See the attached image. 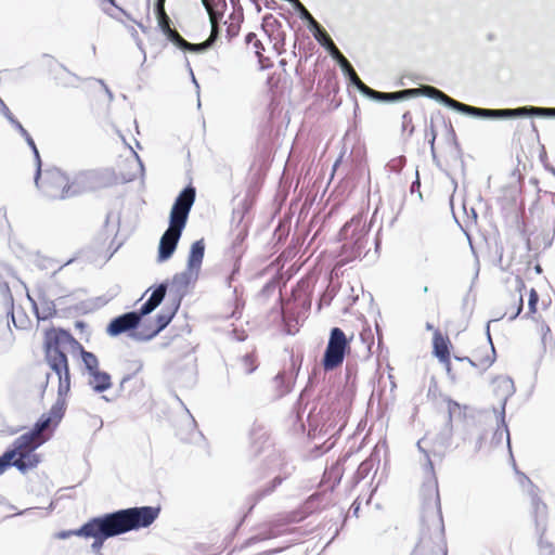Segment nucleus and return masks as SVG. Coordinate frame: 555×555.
Instances as JSON below:
<instances>
[{
	"mask_svg": "<svg viewBox=\"0 0 555 555\" xmlns=\"http://www.w3.org/2000/svg\"><path fill=\"white\" fill-rule=\"evenodd\" d=\"M167 288H168V283L167 282H163L160 284H158L152 292L151 295H153V297L155 299H157L160 304L163 302L165 296H166V293H167Z\"/></svg>",
	"mask_w": 555,
	"mask_h": 555,
	"instance_id": "42",
	"label": "nucleus"
},
{
	"mask_svg": "<svg viewBox=\"0 0 555 555\" xmlns=\"http://www.w3.org/2000/svg\"><path fill=\"white\" fill-rule=\"evenodd\" d=\"M165 2H166V0H155L154 1V14L155 15H162V14L166 13Z\"/></svg>",
	"mask_w": 555,
	"mask_h": 555,
	"instance_id": "51",
	"label": "nucleus"
},
{
	"mask_svg": "<svg viewBox=\"0 0 555 555\" xmlns=\"http://www.w3.org/2000/svg\"><path fill=\"white\" fill-rule=\"evenodd\" d=\"M42 442L43 440L39 439V436L30 429L16 438L9 450L14 451L15 455L22 450H31L34 452Z\"/></svg>",
	"mask_w": 555,
	"mask_h": 555,
	"instance_id": "18",
	"label": "nucleus"
},
{
	"mask_svg": "<svg viewBox=\"0 0 555 555\" xmlns=\"http://www.w3.org/2000/svg\"><path fill=\"white\" fill-rule=\"evenodd\" d=\"M177 383L183 387H192L196 383V369L193 362L186 364L184 371L177 376Z\"/></svg>",
	"mask_w": 555,
	"mask_h": 555,
	"instance_id": "29",
	"label": "nucleus"
},
{
	"mask_svg": "<svg viewBox=\"0 0 555 555\" xmlns=\"http://www.w3.org/2000/svg\"><path fill=\"white\" fill-rule=\"evenodd\" d=\"M373 467V463L372 461H363L359 467H358V470H357V475L360 479H363L367 476V474L370 473V470L372 469Z\"/></svg>",
	"mask_w": 555,
	"mask_h": 555,
	"instance_id": "46",
	"label": "nucleus"
},
{
	"mask_svg": "<svg viewBox=\"0 0 555 555\" xmlns=\"http://www.w3.org/2000/svg\"><path fill=\"white\" fill-rule=\"evenodd\" d=\"M65 412V404L60 399L51 406L50 411L48 413H44L40 416V418L35 423L34 427L31 428L34 433H36L38 436L41 435V433L47 429L49 426L53 425L56 426L62 417L64 416Z\"/></svg>",
	"mask_w": 555,
	"mask_h": 555,
	"instance_id": "15",
	"label": "nucleus"
},
{
	"mask_svg": "<svg viewBox=\"0 0 555 555\" xmlns=\"http://www.w3.org/2000/svg\"><path fill=\"white\" fill-rule=\"evenodd\" d=\"M39 299V314H35L36 318L40 321H46L53 318L56 314L55 302L49 299L43 293H41L38 297Z\"/></svg>",
	"mask_w": 555,
	"mask_h": 555,
	"instance_id": "25",
	"label": "nucleus"
},
{
	"mask_svg": "<svg viewBox=\"0 0 555 555\" xmlns=\"http://www.w3.org/2000/svg\"><path fill=\"white\" fill-rule=\"evenodd\" d=\"M338 66L340 67L346 78L356 72L351 63L347 59H341V62Z\"/></svg>",
	"mask_w": 555,
	"mask_h": 555,
	"instance_id": "50",
	"label": "nucleus"
},
{
	"mask_svg": "<svg viewBox=\"0 0 555 555\" xmlns=\"http://www.w3.org/2000/svg\"><path fill=\"white\" fill-rule=\"evenodd\" d=\"M22 137L25 139L27 145L30 147V150L34 154L35 164H36V172H35V177H34V182H35V185L38 186L39 180L41 178V166H42L41 157H40L39 151L37 149V145L34 141V139L31 138V135L28 133V131H26V134H22Z\"/></svg>",
	"mask_w": 555,
	"mask_h": 555,
	"instance_id": "26",
	"label": "nucleus"
},
{
	"mask_svg": "<svg viewBox=\"0 0 555 555\" xmlns=\"http://www.w3.org/2000/svg\"><path fill=\"white\" fill-rule=\"evenodd\" d=\"M415 189H420L418 171H416V180L411 185V192L413 193Z\"/></svg>",
	"mask_w": 555,
	"mask_h": 555,
	"instance_id": "59",
	"label": "nucleus"
},
{
	"mask_svg": "<svg viewBox=\"0 0 555 555\" xmlns=\"http://www.w3.org/2000/svg\"><path fill=\"white\" fill-rule=\"evenodd\" d=\"M207 11V14L209 16L210 24H214V22H221L224 12L227 10V1L220 0L214 3L211 7L205 9Z\"/></svg>",
	"mask_w": 555,
	"mask_h": 555,
	"instance_id": "32",
	"label": "nucleus"
},
{
	"mask_svg": "<svg viewBox=\"0 0 555 555\" xmlns=\"http://www.w3.org/2000/svg\"><path fill=\"white\" fill-rule=\"evenodd\" d=\"M274 383L276 385V388H279V396H284L287 392L291 391V387L288 384H285V375L284 373H279L274 377Z\"/></svg>",
	"mask_w": 555,
	"mask_h": 555,
	"instance_id": "39",
	"label": "nucleus"
},
{
	"mask_svg": "<svg viewBox=\"0 0 555 555\" xmlns=\"http://www.w3.org/2000/svg\"><path fill=\"white\" fill-rule=\"evenodd\" d=\"M487 337H488V341L491 346V351H492V354L491 356H487L486 358H483L481 360V364L483 365V370H487L488 367H490L493 362L495 361V350H494V346L492 344V339H491V335H490V321L488 322L487 324Z\"/></svg>",
	"mask_w": 555,
	"mask_h": 555,
	"instance_id": "35",
	"label": "nucleus"
},
{
	"mask_svg": "<svg viewBox=\"0 0 555 555\" xmlns=\"http://www.w3.org/2000/svg\"><path fill=\"white\" fill-rule=\"evenodd\" d=\"M538 302H539V294L534 288H531L530 293H529V299H528V313L526 315L533 314L537 312Z\"/></svg>",
	"mask_w": 555,
	"mask_h": 555,
	"instance_id": "40",
	"label": "nucleus"
},
{
	"mask_svg": "<svg viewBox=\"0 0 555 555\" xmlns=\"http://www.w3.org/2000/svg\"><path fill=\"white\" fill-rule=\"evenodd\" d=\"M422 442H423V439H421V440H418V441H417V448H418V450H420L422 453H424V455H425V460H426V463H425V469H426L428 473L434 474V464H433V462H431V460H430V457H429L428 452H427L425 449H423Z\"/></svg>",
	"mask_w": 555,
	"mask_h": 555,
	"instance_id": "47",
	"label": "nucleus"
},
{
	"mask_svg": "<svg viewBox=\"0 0 555 555\" xmlns=\"http://www.w3.org/2000/svg\"><path fill=\"white\" fill-rule=\"evenodd\" d=\"M40 462L39 455L31 450H22L11 460V466L17 468L21 473H26L35 468Z\"/></svg>",
	"mask_w": 555,
	"mask_h": 555,
	"instance_id": "19",
	"label": "nucleus"
},
{
	"mask_svg": "<svg viewBox=\"0 0 555 555\" xmlns=\"http://www.w3.org/2000/svg\"><path fill=\"white\" fill-rule=\"evenodd\" d=\"M27 299L30 301L34 313L39 314V302H37L30 295L27 293Z\"/></svg>",
	"mask_w": 555,
	"mask_h": 555,
	"instance_id": "55",
	"label": "nucleus"
},
{
	"mask_svg": "<svg viewBox=\"0 0 555 555\" xmlns=\"http://www.w3.org/2000/svg\"><path fill=\"white\" fill-rule=\"evenodd\" d=\"M205 255V243L204 240H197L195 241L190 248L189 257H188V264L190 270H194L196 272L199 271L203 259Z\"/></svg>",
	"mask_w": 555,
	"mask_h": 555,
	"instance_id": "23",
	"label": "nucleus"
},
{
	"mask_svg": "<svg viewBox=\"0 0 555 555\" xmlns=\"http://www.w3.org/2000/svg\"><path fill=\"white\" fill-rule=\"evenodd\" d=\"M230 22L225 21L224 24L228 25L227 27V35L229 39L235 37L240 31V24L243 21V11L240 8V10H233V12L229 16Z\"/></svg>",
	"mask_w": 555,
	"mask_h": 555,
	"instance_id": "28",
	"label": "nucleus"
},
{
	"mask_svg": "<svg viewBox=\"0 0 555 555\" xmlns=\"http://www.w3.org/2000/svg\"><path fill=\"white\" fill-rule=\"evenodd\" d=\"M76 532H77V529H76V530H64V531H60V532L57 533V538H59V539H63V540H64V539H67V538H69V537H72V535H77V533H76Z\"/></svg>",
	"mask_w": 555,
	"mask_h": 555,
	"instance_id": "54",
	"label": "nucleus"
},
{
	"mask_svg": "<svg viewBox=\"0 0 555 555\" xmlns=\"http://www.w3.org/2000/svg\"><path fill=\"white\" fill-rule=\"evenodd\" d=\"M538 544L540 547L541 555H555V548L552 545V543L544 540H540Z\"/></svg>",
	"mask_w": 555,
	"mask_h": 555,
	"instance_id": "48",
	"label": "nucleus"
},
{
	"mask_svg": "<svg viewBox=\"0 0 555 555\" xmlns=\"http://www.w3.org/2000/svg\"><path fill=\"white\" fill-rule=\"evenodd\" d=\"M496 385V391L500 392L501 399V411H500V423L504 427L506 434L507 446L511 449L509 431L505 422V405L509 397L515 392L514 382L511 377L503 376L494 379Z\"/></svg>",
	"mask_w": 555,
	"mask_h": 555,
	"instance_id": "13",
	"label": "nucleus"
},
{
	"mask_svg": "<svg viewBox=\"0 0 555 555\" xmlns=\"http://www.w3.org/2000/svg\"><path fill=\"white\" fill-rule=\"evenodd\" d=\"M359 509H360V505H359V504L353 503V504L351 505V511H352V514H353L354 516H358Z\"/></svg>",
	"mask_w": 555,
	"mask_h": 555,
	"instance_id": "62",
	"label": "nucleus"
},
{
	"mask_svg": "<svg viewBox=\"0 0 555 555\" xmlns=\"http://www.w3.org/2000/svg\"><path fill=\"white\" fill-rule=\"evenodd\" d=\"M105 185V173L101 170L80 171L73 180L75 195L82 192L94 191Z\"/></svg>",
	"mask_w": 555,
	"mask_h": 555,
	"instance_id": "11",
	"label": "nucleus"
},
{
	"mask_svg": "<svg viewBox=\"0 0 555 555\" xmlns=\"http://www.w3.org/2000/svg\"><path fill=\"white\" fill-rule=\"evenodd\" d=\"M257 364L255 363L254 357L250 353H246L238 357L233 364L228 369L229 377L232 375H249L255 372Z\"/></svg>",
	"mask_w": 555,
	"mask_h": 555,
	"instance_id": "22",
	"label": "nucleus"
},
{
	"mask_svg": "<svg viewBox=\"0 0 555 555\" xmlns=\"http://www.w3.org/2000/svg\"><path fill=\"white\" fill-rule=\"evenodd\" d=\"M282 481H283V478H281V477H275V478L272 480L271 486L266 490V494H269V493L273 492V491H274V489H275L279 485H281V483H282Z\"/></svg>",
	"mask_w": 555,
	"mask_h": 555,
	"instance_id": "53",
	"label": "nucleus"
},
{
	"mask_svg": "<svg viewBox=\"0 0 555 555\" xmlns=\"http://www.w3.org/2000/svg\"><path fill=\"white\" fill-rule=\"evenodd\" d=\"M422 521L430 529L436 530L443 538L444 525L441 513L438 483L435 478L425 482L422 487Z\"/></svg>",
	"mask_w": 555,
	"mask_h": 555,
	"instance_id": "5",
	"label": "nucleus"
},
{
	"mask_svg": "<svg viewBox=\"0 0 555 555\" xmlns=\"http://www.w3.org/2000/svg\"><path fill=\"white\" fill-rule=\"evenodd\" d=\"M141 321L137 315V311H129L113 318L106 326V333L111 337H117L121 334L138 332Z\"/></svg>",
	"mask_w": 555,
	"mask_h": 555,
	"instance_id": "10",
	"label": "nucleus"
},
{
	"mask_svg": "<svg viewBox=\"0 0 555 555\" xmlns=\"http://www.w3.org/2000/svg\"><path fill=\"white\" fill-rule=\"evenodd\" d=\"M460 404L453 400L448 401V423L446 426V431L440 435L441 437V444L443 447H448L450 444V439L452 436V414L454 409H459Z\"/></svg>",
	"mask_w": 555,
	"mask_h": 555,
	"instance_id": "30",
	"label": "nucleus"
},
{
	"mask_svg": "<svg viewBox=\"0 0 555 555\" xmlns=\"http://www.w3.org/2000/svg\"><path fill=\"white\" fill-rule=\"evenodd\" d=\"M351 338H348L340 327L331 330L322 358V366L326 372L333 371L343 364L346 354L350 351Z\"/></svg>",
	"mask_w": 555,
	"mask_h": 555,
	"instance_id": "8",
	"label": "nucleus"
},
{
	"mask_svg": "<svg viewBox=\"0 0 555 555\" xmlns=\"http://www.w3.org/2000/svg\"><path fill=\"white\" fill-rule=\"evenodd\" d=\"M147 301L152 302L156 308L160 305V302L151 295L147 299Z\"/></svg>",
	"mask_w": 555,
	"mask_h": 555,
	"instance_id": "63",
	"label": "nucleus"
},
{
	"mask_svg": "<svg viewBox=\"0 0 555 555\" xmlns=\"http://www.w3.org/2000/svg\"><path fill=\"white\" fill-rule=\"evenodd\" d=\"M99 82L103 86L105 93L108 96V100L112 102L114 100L113 92L109 90V88L104 83V81L102 79H100Z\"/></svg>",
	"mask_w": 555,
	"mask_h": 555,
	"instance_id": "57",
	"label": "nucleus"
},
{
	"mask_svg": "<svg viewBox=\"0 0 555 555\" xmlns=\"http://www.w3.org/2000/svg\"><path fill=\"white\" fill-rule=\"evenodd\" d=\"M76 533L77 537L93 539L91 550L99 555H102L101 550L106 540L118 537V533L104 514L90 518L77 529Z\"/></svg>",
	"mask_w": 555,
	"mask_h": 555,
	"instance_id": "7",
	"label": "nucleus"
},
{
	"mask_svg": "<svg viewBox=\"0 0 555 555\" xmlns=\"http://www.w3.org/2000/svg\"><path fill=\"white\" fill-rule=\"evenodd\" d=\"M44 196L51 199H64L75 196L73 181L59 168H49L41 171L39 185L37 186Z\"/></svg>",
	"mask_w": 555,
	"mask_h": 555,
	"instance_id": "6",
	"label": "nucleus"
},
{
	"mask_svg": "<svg viewBox=\"0 0 555 555\" xmlns=\"http://www.w3.org/2000/svg\"><path fill=\"white\" fill-rule=\"evenodd\" d=\"M454 358H455V360H457V361H467V362L469 363V365H470V366H473V367L477 366V364L475 363V361H473V360H472L470 358H468V357L460 358V357H456V356H455Z\"/></svg>",
	"mask_w": 555,
	"mask_h": 555,
	"instance_id": "58",
	"label": "nucleus"
},
{
	"mask_svg": "<svg viewBox=\"0 0 555 555\" xmlns=\"http://www.w3.org/2000/svg\"><path fill=\"white\" fill-rule=\"evenodd\" d=\"M308 29L312 33L319 44L322 46L325 50L334 44L333 39L320 23L314 22V25L310 26Z\"/></svg>",
	"mask_w": 555,
	"mask_h": 555,
	"instance_id": "27",
	"label": "nucleus"
},
{
	"mask_svg": "<svg viewBox=\"0 0 555 555\" xmlns=\"http://www.w3.org/2000/svg\"><path fill=\"white\" fill-rule=\"evenodd\" d=\"M530 496H531V505H532V509H533V515H534V519H535V526H537L538 531H540V539H539V541H540V540H543V534L546 530L544 520L546 517L547 507H546V504L544 502H542L541 499L537 495V493H534L533 489L530 492Z\"/></svg>",
	"mask_w": 555,
	"mask_h": 555,
	"instance_id": "21",
	"label": "nucleus"
},
{
	"mask_svg": "<svg viewBox=\"0 0 555 555\" xmlns=\"http://www.w3.org/2000/svg\"><path fill=\"white\" fill-rule=\"evenodd\" d=\"M78 346L81 350V352H80L81 360H82L83 366H85L86 371L88 372V374H91V373L100 370L99 369V360H98L96 356L91 351L85 350L80 344Z\"/></svg>",
	"mask_w": 555,
	"mask_h": 555,
	"instance_id": "31",
	"label": "nucleus"
},
{
	"mask_svg": "<svg viewBox=\"0 0 555 555\" xmlns=\"http://www.w3.org/2000/svg\"><path fill=\"white\" fill-rule=\"evenodd\" d=\"M166 37L182 51L186 50V44L189 41H186L176 29H172L170 33H168Z\"/></svg>",
	"mask_w": 555,
	"mask_h": 555,
	"instance_id": "34",
	"label": "nucleus"
},
{
	"mask_svg": "<svg viewBox=\"0 0 555 555\" xmlns=\"http://www.w3.org/2000/svg\"><path fill=\"white\" fill-rule=\"evenodd\" d=\"M209 49H211V47L209 46V42H207L205 40V41H203L201 43L188 42L185 51L193 52V53H203V52H206Z\"/></svg>",
	"mask_w": 555,
	"mask_h": 555,
	"instance_id": "41",
	"label": "nucleus"
},
{
	"mask_svg": "<svg viewBox=\"0 0 555 555\" xmlns=\"http://www.w3.org/2000/svg\"><path fill=\"white\" fill-rule=\"evenodd\" d=\"M304 308L305 309H310L311 307V300L310 299H305L304 304H302Z\"/></svg>",
	"mask_w": 555,
	"mask_h": 555,
	"instance_id": "64",
	"label": "nucleus"
},
{
	"mask_svg": "<svg viewBox=\"0 0 555 555\" xmlns=\"http://www.w3.org/2000/svg\"><path fill=\"white\" fill-rule=\"evenodd\" d=\"M198 276V272L190 270L189 267L180 273L173 275L171 281L170 292L175 294V301L181 302L182 298L186 294V289L192 281H195Z\"/></svg>",
	"mask_w": 555,
	"mask_h": 555,
	"instance_id": "16",
	"label": "nucleus"
},
{
	"mask_svg": "<svg viewBox=\"0 0 555 555\" xmlns=\"http://www.w3.org/2000/svg\"><path fill=\"white\" fill-rule=\"evenodd\" d=\"M196 198V189L190 183L176 197L169 214V227L163 233L158 244L157 261L169 260L175 254L190 211Z\"/></svg>",
	"mask_w": 555,
	"mask_h": 555,
	"instance_id": "1",
	"label": "nucleus"
},
{
	"mask_svg": "<svg viewBox=\"0 0 555 555\" xmlns=\"http://www.w3.org/2000/svg\"><path fill=\"white\" fill-rule=\"evenodd\" d=\"M434 354L439 359L440 362L446 364L447 374L449 377L454 380L455 376L452 373L451 363H450V351H449V340L443 338L439 330L435 331L434 334Z\"/></svg>",
	"mask_w": 555,
	"mask_h": 555,
	"instance_id": "17",
	"label": "nucleus"
},
{
	"mask_svg": "<svg viewBox=\"0 0 555 555\" xmlns=\"http://www.w3.org/2000/svg\"><path fill=\"white\" fill-rule=\"evenodd\" d=\"M403 92L405 94V100L414 96H425L435 100L448 108H451L454 102V99L447 95L440 89L430 85H422L421 87L414 89H403Z\"/></svg>",
	"mask_w": 555,
	"mask_h": 555,
	"instance_id": "14",
	"label": "nucleus"
},
{
	"mask_svg": "<svg viewBox=\"0 0 555 555\" xmlns=\"http://www.w3.org/2000/svg\"><path fill=\"white\" fill-rule=\"evenodd\" d=\"M157 20L158 27L163 31V34L166 36L168 33H170L173 28H171V20L168 16L167 13L162 15H155Z\"/></svg>",
	"mask_w": 555,
	"mask_h": 555,
	"instance_id": "37",
	"label": "nucleus"
},
{
	"mask_svg": "<svg viewBox=\"0 0 555 555\" xmlns=\"http://www.w3.org/2000/svg\"><path fill=\"white\" fill-rule=\"evenodd\" d=\"M522 288H525V282L520 276L517 275L515 278V289L519 293L518 305H517L515 312L509 317L511 321L515 320L520 314V312L522 310V304H524L522 295H521Z\"/></svg>",
	"mask_w": 555,
	"mask_h": 555,
	"instance_id": "33",
	"label": "nucleus"
},
{
	"mask_svg": "<svg viewBox=\"0 0 555 555\" xmlns=\"http://www.w3.org/2000/svg\"><path fill=\"white\" fill-rule=\"evenodd\" d=\"M152 328H154V325L152 324V322L150 321H145V322H141L140 326L137 328V331H151Z\"/></svg>",
	"mask_w": 555,
	"mask_h": 555,
	"instance_id": "56",
	"label": "nucleus"
},
{
	"mask_svg": "<svg viewBox=\"0 0 555 555\" xmlns=\"http://www.w3.org/2000/svg\"><path fill=\"white\" fill-rule=\"evenodd\" d=\"M435 140H436V132H435L434 126L431 125V139L429 141L431 151H434Z\"/></svg>",
	"mask_w": 555,
	"mask_h": 555,
	"instance_id": "60",
	"label": "nucleus"
},
{
	"mask_svg": "<svg viewBox=\"0 0 555 555\" xmlns=\"http://www.w3.org/2000/svg\"><path fill=\"white\" fill-rule=\"evenodd\" d=\"M276 537V532L273 530V529H270L269 531L267 532H263V533H259L257 535H254L249 539H247L245 541V546H249L254 543H257V542H260V541H264V540H269V539H272V538H275Z\"/></svg>",
	"mask_w": 555,
	"mask_h": 555,
	"instance_id": "36",
	"label": "nucleus"
},
{
	"mask_svg": "<svg viewBox=\"0 0 555 555\" xmlns=\"http://www.w3.org/2000/svg\"><path fill=\"white\" fill-rule=\"evenodd\" d=\"M450 109L476 119L555 118V107L525 105L515 108H483L454 100Z\"/></svg>",
	"mask_w": 555,
	"mask_h": 555,
	"instance_id": "3",
	"label": "nucleus"
},
{
	"mask_svg": "<svg viewBox=\"0 0 555 555\" xmlns=\"http://www.w3.org/2000/svg\"><path fill=\"white\" fill-rule=\"evenodd\" d=\"M411 124H412L411 114L409 112H405L402 115V131H405Z\"/></svg>",
	"mask_w": 555,
	"mask_h": 555,
	"instance_id": "52",
	"label": "nucleus"
},
{
	"mask_svg": "<svg viewBox=\"0 0 555 555\" xmlns=\"http://www.w3.org/2000/svg\"><path fill=\"white\" fill-rule=\"evenodd\" d=\"M15 457L14 451L9 449L3 452L0 456V475L3 474L9 467H11V460Z\"/></svg>",
	"mask_w": 555,
	"mask_h": 555,
	"instance_id": "38",
	"label": "nucleus"
},
{
	"mask_svg": "<svg viewBox=\"0 0 555 555\" xmlns=\"http://www.w3.org/2000/svg\"><path fill=\"white\" fill-rule=\"evenodd\" d=\"M361 94L372 101L379 103H395L405 100L403 90L395 92H382L370 88L369 86L364 89Z\"/></svg>",
	"mask_w": 555,
	"mask_h": 555,
	"instance_id": "20",
	"label": "nucleus"
},
{
	"mask_svg": "<svg viewBox=\"0 0 555 555\" xmlns=\"http://www.w3.org/2000/svg\"><path fill=\"white\" fill-rule=\"evenodd\" d=\"M180 305L179 302L175 304L173 309H169L167 311L162 310L155 319L154 328L151 331H138L130 334V338L137 340V341H149L156 337L162 331H164L169 323L171 322L172 318L175 317L176 312L178 311Z\"/></svg>",
	"mask_w": 555,
	"mask_h": 555,
	"instance_id": "12",
	"label": "nucleus"
},
{
	"mask_svg": "<svg viewBox=\"0 0 555 555\" xmlns=\"http://www.w3.org/2000/svg\"><path fill=\"white\" fill-rule=\"evenodd\" d=\"M156 309V307L154 305H152V302L150 301H145L141 308L139 310H135L137 311V315L139 317V320L142 321V319L145 317V315H149L150 313H152L154 310Z\"/></svg>",
	"mask_w": 555,
	"mask_h": 555,
	"instance_id": "45",
	"label": "nucleus"
},
{
	"mask_svg": "<svg viewBox=\"0 0 555 555\" xmlns=\"http://www.w3.org/2000/svg\"><path fill=\"white\" fill-rule=\"evenodd\" d=\"M326 51L338 65L340 64L341 59H346L335 43L332 44V47H330L328 49H326Z\"/></svg>",
	"mask_w": 555,
	"mask_h": 555,
	"instance_id": "49",
	"label": "nucleus"
},
{
	"mask_svg": "<svg viewBox=\"0 0 555 555\" xmlns=\"http://www.w3.org/2000/svg\"><path fill=\"white\" fill-rule=\"evenodd\" d=\"M219 23L220 22H214V24H210L211 33H210V36L206 39V41L209 42V46L211 48L216 43V41L218 40V38L220 36V33H221V28L219 26Z\"/></svg>",
	"mask_w": 555,
	"mask_h": 555,
	"instance_id": "44",
	"label": "nucleus"
},
{
	"mask_svg": "<svg viewBox=\"0 0 555 555\" xmlns=\"http://www.w3.org/2000/svg\"><path fill=\"white\" fill-rule=\"evenodd\" d=\"M103 11H104L107 15H109L111 17H113V18H115V20L119 21V17H118V16H117V15H116L112 10L103 8Z\"/></svg>",
	"mask_w": 555,
	"mask_h": 555,
	"instance_id": "61",
	"label": "nucleus"
},
{
	"mask_svg": "<svg viewBox=\"0 0 555 555\" xmlns=\"http://www.w3.org/2000/svg\"><path fill=\"white\" fill-rule=\"evenodd\" d=\"M364 229L365 224H362L360 219L353 218L340 230V236L348 240L345 245H350L354 255L361 254L362 249L365 247L366 231Z\"/></svg>",
	"mask_w": 555,
	"mask_h": 555,
	"instance_id": "9",
	"label": "nucleus"
},
{
	"mask_svg": "<svg viewBox=\"0 0 555 555\" xmlns=\"http://www.w3.org/2000/svg\"><path fill=\"white\" fill-rule=\"evenodd\" d=\"M349 83L353 86L360 93L364 91V89L367 87L358 76V74L354 72L350 76L347 77Z\"/></svg>",
	"mask_w": 555,
	"mask_h": 555,
	"instance_id": "43",
	"label": "nucleus"
},
{
	"mask_svg": "<svg viewBox=\"0 0 555 555\" xmlns=\"http://www.w3.org/2000/svg\"><path fill=\"white\" fill-rule=\"evenodd\" d=\"M79 345L72 334L63 328L51 330L46 333L44 351L46 360L51 370L59 377V397L65 396L70 390V373L65 352L66 346Z\"/></svg>",
	"mask_w": 555,
	"mask_h": 555,
	"instance_id": "2",
	"label": "nucleus"
},
{
	"mask_svg": "<svg viewBox=\"0 0 555 555\" xmlns=\"http://www.w3.org/2000/svg\"><path fill=\"white\" fill-rule=\"evenodd\" d=\"M89 376L90 379L88 382V385L96 393H102L112 387V378L107 372L98 370L89 374Z\"/></svg>",
	"mask_w": 555,
	"mask_h": 555,
	"instance_id": "24",
	"label": "nucleus"
},
{
	"mask_svg": "<svg viewBox=\"0 0 555 555\" xmlns=\"http://www.w3.org/2000/svg\"><path fill=\"white\" fill-rule=\"evenodd\" d=\"M159 506H134L105 513L118 535L150 527L159 516Z\"/></svg>",
	"mask_w": 555,
	"mask_h": 555,
	"instance_id": "4",
	"label": "nucleus"
}]
</instances>
